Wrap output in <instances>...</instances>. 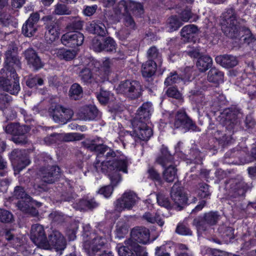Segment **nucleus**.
Wrapping results in <instances>:
<instances>
[{
    "instance_id": "f257e3e1",
    "label": "nucleus",
    "mask_w": 256,
    "mask_h": 256,
    "mask_svg": "<svg viewBox=\"0 0 256 256\" xmlns=\"http://www.w3.org/2000/svg\"><path fill=\"white\" fill-rule=\"evenodd\" d=\"M222 17L223 20L222 30L226 36L232 39L243 40L244 42L248 44L256 40V39L248 28H244L245 36H241L240 23L234 8H227L222 13Z\"/></svg>"
},
{
    "instance_id": "f03ea898",
    "label": "nucleus",
    "mask_w": 256,
    "mask_h": 256,
    "mask_svg": "<svg viewBox=\"0 0 256 256\" xmlns=\"http://www.w3.org/2000/svg\"><path fill=\"white\" fill-rule=\"evenodd\" d=\"M116 91L130 99L134 100L142 95V86L136 80H126L122 82L119 84L116 88Z\"/></svg>"
},
{
    "instance_id": "7ed1b4c3",
    "label": "nucleus",
    "mask_w": 256,
    "mask_h": 256,
    "mask_svg": "<svg viewBox=\"0 0 256 256\" xmlns=\"http://www.w3.org/2000/svg\"><path fill=\"white\" fill-rule=\"evenodd\" d=\"M220 218L218 212H210L205 213L202 216H199L194 220L192 224L198 232L202 233L209 230L212 226L215 225Z\"/></svg>"
},
{
    "instance_id": "20e7f679",
    "label": "nucleus",
    "mask_w": 256,
    "mask_h": 256,
    "mask_svg": "<svg viewBox=\"0 0 256 256\" xmlns=\"http://www.w3.org/2000/svg\"><path fill=\"white\" fill-rule=\"evenodd\" d=\"M128 161L126 159H116L112 160L110 164L108 161L102 162L100 163V160L94 164V167L98 172L104 173L107 172L108 170L120 171L124 173L127 174L128 166Z\"/></svg>"
},
{
    "instance_id": "39448f33",
    "label": "nucleus",
    "mask_w": 256,
    "mask_h": 256,
    "mask_svg": "<svg viewBox=\"0 0 256 256\" xmlns=\"http://www.w3.org/2000/svg\"><path fill=\"white\" fill-rule=\"evenodd\" d=\"M106 242V238L102 236L91 234L88 238L84 240V248L90 255L94 254L103 248Z\"/></svg>"
},
{
    "instance_id": "423d86ee",
    "label": "nucleus",
    "mask_w": 256,
    "mask_h": 256,
    "mask_svg": "<svg viewBox=\"0 0 256 256\" xmlns=\"http://www.w3.org/2000/svg\"><path fill=\"white\" fill-rule=\"evenodd\" d=\"M138 199L137 195L134 192L126 191L116 202V209L118 211L124 209L130 210L138 202Z\"/></svg>"
},
{
    "instance_id": "0eeeda50",
    "label": "nucleus",
    "mask_w": 256,
    "mask_h": 256,
    "mask_svg": "<svg viewBox=\"0 0 256 256\" xmlns=\"http://www.w3.org/2000/svg\"><path fill=\"white\" fill-rule=\"evenodd\" d=\"M47 246L43 248L49 249L54 248L56 251L64 250L66 246V241L64 236L58 230H52L49 234L48 240L46 238Z\"/></svg>"
},
{
    "instance_id": "6e6552de",
    "label": "nucleus",
    "mask_w": 256,
    "mask_h": 256,
    "mask_svg": "<svg viewBox=\"0 0 256 256\" xmlns=\"http://www.w3.org/2000/svg\"><path fill=\"white\" fill-rule=\"evenodd\" d=\"M31 240L38 246L43 248L48 246L44 227L39 224L32 226L30 231Z\"/></svg>"
},
{
    "instance_id": "1a4fd4ad",
    "label": "nucleus",
    "mask_w": 256,
    "mask_h": 256,
    "mask_svg": "<svg viewBox=\"0 0 256 256\" xmlns=\"http://www.w3.org/2000/svg\"><path fill=\"white\" fill-rule=\"evenodd\" d=\"M6 60L4 62V68L1 70L4 72L5 70H6V75L8 78V76H16V69H20L21 62L18 55H12L5 54Z\"/></svg>"
},
{
    "instance_id": "9d476101",
    "label": "nucleus",
    "mask_w": 256,
    "mask_h": 256,
    "mask_svg": "<svg viewBox=\"0 0 256 256\" xmlns=\"http://www.w3.org/2000/svg\"><path fill=\"white\" fill-rule=\"evenodd\" d=\"M40 18L38 12H34L30 15L22 27V33L24 36L32 37L34 36L38 30L37 24Z\"/></svg>"
},
{
    "instance_id": "9b49d317",
    "label": "nucleus",
    "mask_w": 256,
    "mask_h": 256,
    "mask_svg": "<svg viewBox=\"0 0 256 256\" xmlns=\"http://www.w3.org/2000/svg\"><path fill=\"white\" fill-rule=\"evenodd\" d=\"M38 175L42 180L48 184L54 182L60 175V168L56 166H47L40 168Z\"/></svg>"
},
{
    "instance_id": "f8f14e48",
    "label": "nucleus",
    "mask_w": 256,
    "mask_h": 256,
    "mask_svg": "<svg viewBox=\"0 0 256 256\" xmlns=\"http://www.w3.org/2000/svg\"><path fill=\"white\" fill-rule=\"evenodd\" d=\"M62 44L68 47L75 48L84 42V36L80 32H67L61 38Z\"/></svg>"
},
{
    "instance_id": "ddd939ff",
    "label": "nucleus",
    "mask_w": 256,
    "mask_h": 256,
    "mask_svg": "<svg viewBox=\"0 0 256 256\" xmlns=\"http://www.w3.org/2000/svg\"><path fill=\"white\" fill-rule=\"evenodd\" d=\"M150 230L148 228L136 226L133 228L130 232V240L142 244H147L150 242Z\"/></svg>"
},
{
    "instance_id": "4468645a",
    "label": "nucleus",
    "mask_w": 256,
    "mask_h": 256,
    "mask_svg": "<svg viewBox=\"0 0 256 256\" xmlns=\"http://www.w3.org/2000/svg\"><path fill=\"white\" fill-rule=\"evenodd\" d=\"M24 54L28 64L34 70H38L44 66V63L38 53L32 48L26 49L24 52Z\"/></svg>"
},
{
    "instance_id": "2eb2a0df",
    "label": "nucleus",
    "mask_w": 256,
    "mask_h": 256,
    "mask_svg": "<svg viewBox=\"0 0 256 256\" xmlns=\"http://www.w3.org/2000/svg\"><path fill=\"white\" fill-rule=\"evenodd\" d=\"M172 199L178 206L186 204L187 202V197L182 192V188L179 183H175L172 186L170 192Z\"/></svg>"
},
{
    "instance_id": "dca6fc26",
    "label": "nucleus",
    "mask_w": 256,
    "mask_h": 256,
    "mask_svg": "<svg viewBox=\"0 0 256 256\" xmlns=\"http://www.w3.org/2000/svg\"><path fill=\"white\" fill-rule=\"evenodd\" d=\"M174 126L176 128L193 129L194 125L186 113H176Z\"/></svg>"
},
{
    "instance_id": "f3484780",
    "label": "nucleus",
    "mask_w": 256,
    "mask_h": 256,
    "mask_svg": "<svg viewBox=\"0 0 256 256\" xmlns=\"http://www.w3.org/2000/svg\"><path fill=\"white\" fill-rule=\"evenodd\" d=\"M216 62L225 68H233L238 64L237 58L232 55L224 54L216 57Z\"/></svg>"
},
{
    "instance_id": "a211bd4d",
    "label": "nucleus",
    "mask_w": 256,
    "mask_h": 256,
    "mask_svg": "<svg viewBox=\"0 0 256 256\" xmlns=\"http://www.w3.org/2000/svg\"><path fill=\"white\" fill-rule=\"evenodd\" d=\"M173 156L170 153L166 147L162 146L160 149V154L156 158V162L164 167L173 163Z\"/></svg>"
},
{
    "instance_id": "6ab92c4d",
    "label": "nucleus",
    "mask_w": 256,
    "mask_h": 256,
    "mask_svg": "<svg viewBox=\"0 0 256 256\" xmlns=\"http://www.w3.org/2000/svg\"><path fill=\"white\" fill-rule=\"evenodd\" d=\"M132 116L130 122L134 131L139 127L144 126L149 119L148 113H134Z\"/></svg>"
},
{
    "instance_id": "aec40b11",
    "label": "nucleus",
    "mask_w": 256,
    "mask_h": 256,
    "mask_svg": "<svg viewBox=\"0 0 256 256\" xmlns=\"http://www.w3.org/2000/svg\"><path fill=\"white\" fill-rule=\"evenodd\" d=\"M157 69L156 61L147 60L142 66L141 72L143 77L150 78L154 75Z\"/></svg>"
},
{
    "instance_id": "412c9836",
    "label": "nucleus",
    "mask_w": 256,
    "mask_h": 256,
    "mask_svg": "<svg viewBox=\"0 0 256 256\" xmlns=\"http://www.w3.org/2000/svg\"><path fill=\"white\" fill-rule=\"evenodd\" d=\"M46 30L45 32V40L49 44L56 40L59 35L58 26L56 22H52L50 24L46 26Z\"/></svg>"
},
{
    "instance_id": "4be33fe9",
    "label": "nucleus",
    "mask_w": 256,
    "mask_h": 256,
    "mask_svg": "<svg viewBox=\"0 0 256 256\" xmlns=\"http://www.w3.org/2000/svg\"><path fill=\"white\" fill-rule=\"evenodd\" d=\"M224 74L216 68L210 69L208 73L207 80L210 82L219 84L224 82Z\"/></svg>"
},
{
    "instance_id": "5701e85b",
    "label": "nucleus",
    "mask_w": 256,
    "mask_h": 256,
    "mask_svg": "<svg viewBox=\"0 0 256 256\" xmlns=\"http://www.w3.org/2000/svg\"><path fill=\"white\" fill-rule=\"evenodd\" d=\"M132 240H128L124 242V244H117L118 254L120 256H134V253L131 248Z\"/></svg>"
},
{
    "instance_id": "b1692460",
    "label": "nucleus",
    "mask_w": 256,
    "mask_h": 256,
    "mask_svg": "<svg viewBox=\"0 0 256 256\" xmlns=\"http://www.w3.org/2000/svg\"><path fill=\"white\" fill-rule=\"evenodd\" d=\"M212 64V58L208 56H200L198 58L196 66L201 72H205L211 68Z\"/></svg>"
},
{
    "instance_id": "393cba45",
    "label": "nucleus",
    "mask_w": 256,
    "mask_h": 256,
    "mask_svg": "<svg viewBox=\"0 0 256 256\" xmlns=\"http://www.w3.org/2000/svg\"><path fill=\"white\" fill-rule=\"evenodd\" d=\"M164 180L168 182H172L177 178V168L172 164H170L163 172Z\"/></svg>"
},
{
    "instance_id": "a878e982",
    "label": "nucleus",
    "mask_w": 256,
    "mask_h": 256,
    "mask_svg": "<svg viewBox=\"0 0 256 256\" xmlns=\"http://www.w3.org/2000/svg\"><path fill=\"white\" fill-rule=\"evenodd\" d=\"M129 225L126 220H120L117 222L116 228V238L121 239L128 234Z\"/></svg>"
},
{
    "instance_id": "bb28decb",
    "label": "nucleus",
    "mask_w": 256,
    "mask_h": 256,
    "mask_svg": "<svg viewBox=\"0 0 256 256\" xmlns=\"http://www.w3.org/2000/svg\"><path fill=\"white\" fill-rule=\"evenodd\" d=\"M79 77L85 84H90L94 81V78L90 69L88 68H82L79 72Z\"/></svg>"
},
{
    "instance_id": "cd10ccee",
    "label": "nucleus",
    "mask_w": 256,
    "mask_h": 256,
    "mask_svg": "<svg viewBox=\"0 0 256 256\" xmlns=\"http://www.w3.org/2000/svg\"><path fill=\"white\" fill-rule=\"evenodd\" d=\"M142 218L151 224L156 222L160 226H162L164 223V221L161 219L160 216L154 212H146L143 214Z\"/></svg>"
},
{
    "instance_id": "c85d7f7f",
    "label": "nucleus",
    "mask_w": 256,
    "mask_h": 256,
    "mask_svg": "<svg viewBox=\"0 0 256 256\" xmlns=\"http://www.w3.org/2000/svg\"><path fill=\"white\" fill-rule=\"evenodd\" d=\"M182 24L176 16H172L167 20L166 28L168 32H172L178 30Z\"/></svg>"
},
{
    "instance_id": "c756f323",
    "label": "nucleus",
    "mask_w": 256,
    "mask_h": 256,
    "mask_svg": "<svg viewBox=\"0 0 256 256\" xmlns=\"http://www.w3.org/2000/svg\"><path fill=\"white\" fill-rule=\"evenodd\" d=\"M83 90L82 87L77 83L72 84L69 90V96L70 98L74 100H78L82 98Z\"/></svg>"
},
{
    "instance_id": "7c9ffc66",
    "label": "nucleus",
    "mask_w": 256,
    "mask_h": 256,
    "mask_svg": "<svg viewBox=\"0 0 256 256\" xmlns=\"http://www.w3.org/2000/svg\"><path fill=\"white\" fill-rule=\"evenodd\" d=\"M134 132L138 138L142 140H148L152 135V130L147 126L146 124L144 126L139 127Z\"/></svg>"
},
{
    "instance_id": "2f4dec72",
    "label": "nucleus",
    "mask_w": 256,
    "mask_h": 256,
    "mask_svg": "<svg viewBox=\"0 0 256 256\" xmlns=\"http://www.w3.org/2000/svg\"><path fill=\"white\" fill-rule=\"evenodd\" d=\"M88 30L94 34L104 36L106 32L105 26L102 23L92 22L88 27Z\"/></svg>"
},
{
    "instance_id": "473e14b6",
    "label": "nucleus",
    "mask_w": 256,
    "mask_h": 256,
    "mask_svg": "<svg viewBox=\"0 0 256 256\" xmlns=\"http://www.w3.org/2000/svg\"><path fill=\"white\" fill-rule=\"evenodd\" d=\"M218 230L225 242L230 241L234 238V229L231 227L222 225L218 228Z\"/></svg>"
},
{
    "instance_id": "72a5a7b5",
    "label": "nucleus",
    "mask_w": 256,
    "mask_h": 256,
    "mask_svg": "<svg viewBox=\"0 0 256 256\" xmlns=\"http://www.w3.org/2000/svg\"><path fill=\"white\" fill-rule=\"evenodd\" d=\"M128 12H130L134 15L140 16L144 13L143 6L140 3L128 0Z\"/></svg>"
},
{
    "instance_id": "f704fd0d",
    "label": "nucleus",
    "mask_w": 256,
    "mask_h": 256,
    "mask_svg": "<svg viewBox=\"0 0 256 256\" xmlns=\"http://www.w3.org/2000/svg\"><path fill=\"white\" fill-rule=\"evenodd\" d=\"M76 50L65 48L60 49L56 52L57 56L60 59H64L66 60H72L76 56Z\"/></svg>"
},
{
    "instance_id": "c9c22d12",
    "label": "nucleus",
    "mask_w": 256,
    "mask_h": 256,
    "mask_svg": "<svg viewBox=\"0 0 256 256\" xmlns=\"http://www.w3.org/2000/svg\"><path fill=\"white\" fill-rule=\"evenodd\" d=\"M148 60H154L156 63H162V59L158 49L154 46L150 47L147 51Z\"/></svg>"
},
{
    "instance_id": "e433bc0d",
    "label": "nucleus",
    "mask_w": 256,
    "mask_h": 256,
    "mask_svg": "<svg viewBox=\"0 0 256 256\" xmlns=\"http://www.w3.org/2000/svg\"><path fill=\"white\" fill-rule=\"evenodd\" d=\"M57 138H60L65 142H72L80 140L82 138V136L78 133H66L56 135Z\"/></svg>"
},
{
    "instance_id": "4c0bfd02",
    "label": "nucleus",
    "mask_w": 256,
    "mask_h": 256,
    "mask_svg": "<svg viewBox=\"0 0 256 256\" xmlns=\"http://www.w3.org/2000/svg\"><path fill=\"white\" fill-rule=\"evenodd\" d=\"M182 80V78L176 72H170L169 76L166 78L164 84L168 86L178 84Z\"/></svg>"
},
{
    "instance_id": "58836bf2",
    "label": "nucleus",
    "mask_w": 256,
    "mask_h": 256,
    "mask_svg": "<svg viewBox=\"0 0 256 256\" xmlns=\"http://www.w3.org/2000/svg\"><path fill=\"white\" fill-rule=\"evenodd\" d=\"M54 14L56 15H70L72 10L64 4L58 3L54 6Z\"/></svg>"
},
{
    "instance_id": "ea45409f",
    "label": "nucleus",
    "mask_w": 256,
    "mask_h": 256,
    "mask_svg": "<svg viewBox=\"0 0 256 256\" xmlns=\"http://www.w3.org/2000/svg\"><path fill=\"white\" fill-rule=\"evenodd\" d=\"M14 18L4 10H0V24L4 26H9L14 22Z\"/></svg>"
},
{
    "instance_id": "a19ab883",
    "label": "nucleus",
    "mask_w": 256,
    "mask_h": 256,
    "mask_svg": "<svg viewBox=\"0 0 256 256\" xmlns=\"http://www.w3.org/2000/svg\"><path fill=\"white\" fill-rule=\"evenodd\" d=\"M104 51L107 52H115L116 44L111 37H107L104 39Z\"/></svg>"
},
{
    "instance_id": "79ce46f5",
    "label": "nucleus",
    "mask_w": 256,
    "mask_h": 256,
    "mask_svg": "<svg viewBox=\"0 0 256 256\" xmlns=\"http://www.w3.org/2000/svg\"><path fill=\"white\" fill-rule=\"evenodd\" d=\"M98 206V204L94 199L82 200L79 202L78 208L81 210L86 208L91 209L96 207Z\"/></svg>"
},
{
    "instance_id": "37998d69",
    "label": "nucleus",
    "mask_w": 256,
    "mask_h": 256,
    "mask_svg": "<svg viewBox=\"0 0 256 256\" xmlns=\"http://www.w3.org/2000/svg\"><path fill=\"white\" fill-rule=\"evenodd\" d=\"M198 29L196 26L194 24L186 25L181 30L180 34L182 36L188 38L191 34L196 33Z\"/></svg>"
},
{
    "instance_id": "c03bdc74",
    "label": "nucleus",
    "mask_w": 256,
    "mask_h": 256,
    "mask_svg": "<svg viewBox=\"0 0 256 256\" xmlns=\"http://www.w3.org/2000/svg\"><path fill=\"white\" fill-rule=\"evenodd\" d=\"M28 86L30 88H34L37 85L42 86L44 84V80L42 78L38 76H29L26 82Z\"/></svg>"
},
{
    "instance_id": "a18cd8bd",
    "label": "nucleus",
    "mask_w": 256,
    "mask_h": 256,
    "mask_svg": "<svg viewBox=\"0 0 256 256\" xmlns=\"http://www.w3.org/2000/svg\"><path fill=\"white\" fill-rule=\"evenodd\" d=\"M12 96L6 94H0V110L4 111L12 101Z\"/></svg>"
},
{
    "instance_id": "49530a36",
    "label": "nucleus",
    "mask_w": 256,
    "mask_h": 256,
    "mask_svg": "<svg viewBox=\"0 0 256 256\" xmlns=\"http://www.w3.org/2000/svg\"><path fill=\"white\" fill-rule=\"evenodd\" d=\"M128 0H122L114 8V12L117 14L127 12H128Z\"/></svg>"
},
{
    "instance_id": "de8ad7c7",
    "label": "nucleus",
    "mask_w": 256,
    "mask_h": 256,
    "mask_svg": "<svg viewBox=\"0 0 256 256\" xmlns=\"http://www.w3.org/2000/svg\"><path fill=\"white\" fill-rule=\"evenodd\" d=\"M6 78L4 76H0V88L4 91H12V90H10V87L8 88V86L10 83V82L12 78ZM15 90H12L13 92H16L18 88L16 87H15Z\"/></svg>"
},
{
    "instance_id": "09e8293b",
    "label": "nucleus",
    "mask_w": 256,
    "mask_h": 256,
    "mask_svg": "<svg viewBox=\"0 0 256 256\" xmlns=\"http://www.w3.org/2000/svg\"><path fill=\"white\" fill-rule=\"evenodd\" d=\"M104 39L95 37L92 40V48L96 52L104 51Z\"/></svg>"
},
{
    "instance_id": "8fccbe9b",
    "label": "nucleus",
    "mask_w": 256,
    "mask_h": 256,
    "mask_svg": "<svg viewBox=\"0 0 256 256\" xmlns=\"http://www.w3.org/2000/svg\"><path fill=\"white\" fill-rule=\"evenodd\" d=\"M123 23L126 28L132 30H134L136 28V24L132 16L129 14L124 16Z\"/></svg>"
},
{
    "instance_id": "3c124183",
    "label": "nucleus",
    "mask_w": 256,
    "mask_h": 256,
    "mask_svg": "<svg viewBox=\"0 0 256 256\" xmlns=\"http://www.w3.org/2000/svg\"><path fill=\"white\" fill-rule=\"evenodd\" d=\"M10 76V78H12V80L10 82L11 84H10L8 86V88L10 87V89L13 90V89H14V88L16 89L15 87H16V88H18V90H16V92H13L12 90V91H6V92H10L12 94H14V95L17 94L20 90V84H19L18 78V77L17 75L16 76Z\"/></svg>"
},
{
    "instance_id": "603ef678",
    "label": "nucleus",
    "mask_w": 256,
    "mask_h": 256,
    "mask_svg": "<svg viewBox=\"0 0 256 256\" xmlns=\"http://www.w3.org/2000/svg\"><path fill=\"white\" fill-rule=\"evenodd\" d=\"M131 248L134 253V256H146L145 248L140 246L137 243L132 242Z\"/></svg>"
},
{
    "instance_id": "864d4df0",
    "label": "nucleus",
    "mask_w": 256,
    "mask_h": 256,
    "mask_svg": "<svg viewBox=\"0 0 256 256\" xmlns=\"http://www.w3.org/2000/svg\"><path fill=\"white\" fill-rule=\"evenodd\" d=\"M166 94L168 97L174 98L177 100L182 98V95L175 86L169 87L166 92Z\"/></svg>"
},
{
    "instance_id": "5fc2aeb1",
    "label": "nucleus",
    "mask_w": 256,
    "mask_h": 256,
    "mask_svg": "<svg viewBox=\"0 0 256 256\" xmlns=\"http://www.w3.org/2000/svg\"><path fill=\"white\" fill-rule=\"evenodd\" d=\"M114 60L110 58H106L102 62L101 66L102 70L104 72V74L108 76L112 71L114 64Z\"/></svg>"
},
{
    "instance_id": "6e6d98bb",
    "label": "nucleus",
    "mask_w": 256,
    "mask_h": 256,
    "mask_svg": "<svg viewBox=\"0 0 256 256\" xmlns=\"http://www.w3.org/2000/svg\"><path fill=\"white\" fill-rule=\"evenodd\" d=\"M157 202L158 204L166 208L170 207V202L167 197L162 193L156 194Z\"/></svg>"
},
{
    "instance_id": "4d7b16f0",
    "label": "nucleus",
    "mask_w": 256,
    "mask_h": 256,
    "mask_svg": "<svg viewBox=\"0 0 256 256\" xmlns=\"http://www.w3.org/2000/svg\"><path fill=\"white\" fill-rule=\"evenodd\" d=\"M13 196L16 199L21 200L30 197L26 193L24 188L20 186H17L14 188Z\"/></svg>"
},
{
    "instance_id": "13d9d810",
    "label": "nucleus",
    "mask_w": 256,
    "mask_h": 256,
    "mask_svg": "<svg viewBox=\"0 0 256 256\" xmlns=\"http://www.w3.org/2000/svg\"><path fill=\"white\" fill-rule=\"evenodd\" d=\"M110 92L108 91L104 90L101 89L99 94L97 95V98L100 104H106L110 100Z\"/></svg>"
},
{
    "instance_id": "bf43d9fd",
    "label": "nucleus",
    "mask_w": 256,
    "mask_h": 256,
    "mask_svg": "<svg viewBox=\"0 0 256 256\" xmlns=\"http://www.w3.org/2000/svg\"><path fill=\"white\" fill-rule=\"evenodd\" d=\"M176 232L181 235H192V230L186 226L185 224L179 223L176 226Z\"/></svg>"
},
{
    "instance_id": "052dcab7",
    "label": "nucleus",
    "mask_w": 256,
    "mask_h": 256,
    "mask_svg": "<svg viewBox=\"0 0 256 256\" xmlns=\"http://www.w3.org/2000/svg\"><path fill=\"white\" fill-rule=\"evenodd\" d=\"M12 218V214L10 212L0 208V220L2 222H10Z\"/></svg>"
},
{
    "instance_id": "680f3d73",
    "label": "nucleus",
    "mask_w": 256,
    "mask_h": 256,
    "mask_svg": "<svg viewBox=\"0 0 256 256\" xmlns=\"http://www.w3.org/2000/svg\"><path fill=\"white\" fill-rule=\"evenodd\" d=\"M108 177L113 186H116L122 180L121 175L117 171H114L109 174Z\"/></svg>"
},
{
    "instance_id": "e2e57ef3",
    "label": "nucleus",
    "mask_w": 256,
    "mask_h": 256,
    "mask_svg": "<svg viewBox=\"0 0 256 256\" xmlns=\"http://www.w3.org/2000/svg\"><path fill=\"white\" fill-rule=\"evenodd\" d=\"M217 100L214 98V102L212 106L214 108L212 112H216V111H221V104L222 102L224 100L225 98L223 94H219L218 97L216 96Z\"/></svg>"
},
{
    "instance_id": "0e129e2a",
    "label": "nucleus",
    "mask_w": 256,
    "mask_h": 256,
    "mask_svg": "<svg viewBox=\"0 0 256 256\" xmlns=\"http://www.w3.org/2000/svg\"><path fill=\"white\" fill-rule=\"evenodd\" d=\"M83 26V22L79 19L76 18L74 20L66 26L69 30H80Z\"/></svg>"
},
{
    "instance_id": "69168bd1",
    "label": "nucleus",
    "mask_w": 256,
    "mask_h": 256,
    "mask_svg": "<svg viewBox=\"0 0 256 256\" xmlns=\"http://www.w3.org/2000/svg\"><path fill=\"white\" fill-rule=\"evenodd\" d=\"M190 8H186L180 14V20L183 22H188L192 16Z\"/></svg>"
},
{
    "instance_id": "338daca9",
    "label": "nucleus",
    "mask_w": 256,
    "mask_h": 256,
    "mask_svg": "<svg viewBox=\"0 0 256 256\" xmlns=\"http://www.w3.org/2000/svg\"><path fill=\"white\" fill-rule=\"evenodd\" d=\"M49 218L54 222L60 223L64 222V216L60 212H54L49 215Z\"/></svg>"
},
{
    "instance_id": "774afa93",
    "label": "nucleus",
    "mask_w": 256,
    "mask_h": 256,
    "mask_svg": "<svg viewBox=\"0 0 256 256\" xmlns=\"http://www.w3.org/2000/svg\"><path fill=\"white\" fill-rule=\"evenodd\" d=\"M132 30L123 28L116 32L117 36L121 40H126L130 35Z\"/></svg>"
}]
</instances>
